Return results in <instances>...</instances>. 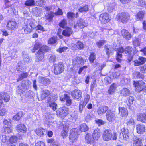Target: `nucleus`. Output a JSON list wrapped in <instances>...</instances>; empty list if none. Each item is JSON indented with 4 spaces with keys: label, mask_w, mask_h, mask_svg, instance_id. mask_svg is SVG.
<instances>
[{
    "label": "nucleus",
    "mask_w": 146,
    "mask_h": 146,
    "mask_svg": "<svg viewBox=\"0 0 146 146\" xmlns=\"http://www.w3.org/2000/svg\"><path fill=\"white\" fill-rule=\"evenodd\" d=\"M46 130L43 128L40 127L36 129L35 131L37 135L40 137L43 136Z\"/></svg>",
    "instance_id": "obj_28"
},
{
    "label": "nucleus",
    "mask_w": 146,
    "mask_h": 146,
    "mask_svg": "<svg viewBox=\"0 0 146 146\" xmlns=\"http://www.w3.org/2000/svg\"><path fill=\"white\" fill-rule=\"evenodd\" d=\"M138 120L143 122L146 121V114L145 113L140 114L137 116Z\"/></svg>",
    "instance_id": "obj_34"
},
{
    "label": "nucleus",
    "mask_w": 146,
    "mask_h": 146,
    "mask_svg": "<svg viewBox=\"0 0 146 146\" xmlns=\"http://www.w3.org/2000/svg\"><path fill=\"white\" fill-rule=\"evenodd\" d=\"M146 62V58L143 57L139 56L137 59L133 61L134 65L138 66L143 64Z\"/></svg>",
    "instance_id": "obj_12"
},
{
    "label": "nucleus",
    "mask_w": 146,
    "mask_h": 146,
    "mask_svg": "<svg viewBox=\"0 0 146 146\" xmlns=\"http://www.w3.org/2000/svg\"><path fill=\"white\" fill-rule=\"evenodd\" d=\"M135 90L137 92L143 90L145 88V83L142 81L134 82Z\"/></svg>",
    "instance_id": "obj_3"
},
{
    "label": "nucleus",
    "mask_w": 146,
    "mask_h": 146,
    "mask_svg": "<svg viewBox=\"0 0 146 146\" xmlns=\"http://www.w3.org/2000/svg\"><path fill=\"white\" fill-rule=\"evenodd\" d=\"M132 141L133 142V145L142 143L141 139L137 138L136 136H135L133 137Z\"/></svg>",
    "instance_id": "obj_43"
},
{
    "label": "nucleus",
    "mask_w": 146,
    "mask_h": 146,
    "mask_svg": "<svg viewBox=\"0 0 146 146\" xmlns=\"http://www.w3.org/2000/svg\"><path fill=\"white\" fill-rule=\"evenodd\" d=\"M115 113L110 110L107 111L106 113V118L109 122H112L115 119Z\"/></svg>",
    "instance_id": "obj_10"
},
{
    "label": "nucleus",
    "mask_w": 146,
    "mask_h": 146,
    "mask_svg": "<svg viewBox=\"0 0 146 146\" xmlns=\"http://www.w3.org/2000/svg\"><path fill=\"white\" fill-rule=\"evenodd\" d=\"M20 31L23 34L25 33L26 34H28L31 32L32 29L29 28L28 25H26L25 27H23L21 29Z\"/></svg>",
    "instance_id": "obj_33"
},
{
    "label": "nucleus",
    "mask_w": 146,
    "mask_h": 146,
    "mask_svg": "<svg viewBox=\"0 0 146 146\" xmlns=\"http://www.w3.org/2000/svg\"><path fill=\"white\" fill-rule=\"evenodd\" d=\"M47 100L48 105L54 111L56 110L57 109V105L55 102L53 101L52 99L51 98H49Z\"/></svg>",
    "instance_id": "obj_13"
},
{
    "label": "nucleus",
    "mask_w": 146,
    "mask_h": 146,
    "mask_svg": "<svg viewBox=\"0 0 146 146\" xmlns=\"http://www.w3.org/2000/svg\"><path fill=\"white\" fill-rule=\"evenodd\" d=\"M16 130L19 133H25L27 130L25 126L23 124H20L16 126Z\"/></svg>",
    "instance_id": "obj_19"
},
{
    "label": "nucleus",
    "mask_w": 146,
    "mask_h": 146,
    "mask_svg": "<svg viewBox=\"0 0 146 146\" xmlns=\"http://www.w3.org/2000/svg\"><path fill=\"white\" fill-rule=\"evenodd\" d=\"M76 46L79 49H82L84 47V46L83 44L80 41L77 42Z\"/></svg>",
    "instance_id": "obj_57"
},
{
    "label": "nucleus",
    "mask_w": 146,
    "mask_h": 146,
    "mask_svg": "<svg viewBox=\"0 0 146 146\" xmlns=\"http://www.w3.org/2000/svg\"><path fill=\"white\" fill-rule=\"evenodd\" d=\"M89 129L88 126L85 123L82 124L80 125V129L82 132L87 131Z\"/></svg>",
    "instance_id": "obj_37"
},
{
    "label": "nucleus",
    "mask_w": 146,
    "mask_h": 146,
    "mask_svg": "<svg viewBox=\"0 0 146 146\" xmlns=\"http://www.w3.org/2000/svg\"><path fill=\"white\" fill-rule=\"evenodd\" d=\"M141 40L140 39H136L133 42V45L136 46H138L140 45Z\"/></svg>",
    "instance_id": "obj_61"
},
{
    "label": "nucleus",
    "mask_w": 146,
    "mask_h": 146,
    "mask_svg": "<svg viewBox=\"0 0 146 146\" xmlns=\"http://www.w3.org/2000/svg\"><path fill=\"white\" fill-rule=\"evenodd\" d=\"M35 94L33 92L29 90L26 92L25 95L27 97H30V98L33 97L35 96Z\"/></svg>",
    "instance_id": "obj_55"
},
{
    "label": "nucleus",
    "mask_w": 146,
    "mask_h": 146,
    "mask_svg": "<svg viewBox=\"0 0 146 146\" xmlns=\"http://www.w3.org/2000/svg\"><path fill=\"white\" fill-rule=\"evenodd\" d=\"M11 121L10 119H5L3 121V123L5 125H6L9 126H10L11 123Z\"/></svg>",
    "instance_id": "obj_62"
},
{
    "label": "nucleus",
    "mask_w": 146,
    "mask_h": 146,
    "mask_svg": "<svg viewBox=\"0 0 146 146\" xmlns=\"http://www.w3.org/2000/svg\"><path fill=\"white\" fill-rule=\"evenodd\" d=\"M99 20L101 23L105 24L110 21V19L108 14L103 13L100 15Z\"/></svg>",
    "instance_id": "obj_7"
},
{
    "label": "nucleus",
    "mask_w": 146,
    "mask_h": 146,
    "mask_svg": "<svg viewBox=\"0 0 146 146\" xmlns=\"http://www.w3.org/2000/svg\"><path fill=\"white\" fill-rule=\"evenodd\" d=\"M100 130L99 129L97 128L94 130L92 135L95 141L98 140L100 137Z\"/></svg>",
    "instance_id": "obj_18"
},
{
    "label": "nucleus",
    "mask_w": 146,
    "mask_h": 146,
    "mask_svg": "<svg viewBox=\"0 0 146 146\" xmlns=\"http://www.w3.org/2000/svg\"><path fill=\"white\" fill-rule=\"evenodd\" d=\"M73 33V31L71 28L66 27L62 32V35L65 36L69 37Z\"/></svg>",
    "instance_id": "obj_15"
},
{
    "label": "nucleus",
    "mask_w": 146,
    "mask_h": 146,
    "mask_svg": "<svg viewBox=\"0 0 146 146\" xmlns=\"http://www.w3.org/2000/svg\"><path fill=\"white\" fill-rule=\"evenodd\" d=\"M78 130L77 129H73L70 131V134L69 136V140L70 142H74L77 141V136L79 135Z\"/></svg>",
    "instance_id": "obj_4"
},
{
    "label": "nucleus",
    "mask_w": 146,
    "mask_h": 146,
    "mask_svg": "<svg viewBox=\"0 0 146 146\" xmlns=\"http://www.w3.org/2000/svg\"><path fill=\"white\" fill-rule=\"evenodd\" d=\"M95 56V54L94 53H92L91 54L89 58V60L90 63H93L94 61L96 59Z\"/></svg>",
    "instance_id": "obj_52"
},
{
    "label": "nucleus",
    "mask_w": 146,
    "mask_h": 146,
    "mask_svg": "<svg viewBox=\"0 0 146 146\" xmlns=\"http://www.w3.org/2000/svg\"><path fill=\"white\" fill-rule=\"evenodd\" d=\"M23 115V112L22 111H20L14 115L13 118V120H15L18 121L21 118Z\"/></svg>",
    "instance_id": "obj_40"
},
{
    "label": "nucleus",
    "mask_w": 146,
    "mask_h": 146,
    "mask_svg": "<svg viewBox=\"0 0 146 146\" xmlns=\"http://www.w3.org/2000/svg\"><path fill=\"white\" fill-rule=\"evenodd\" d=\"M54 73L56 75L62 73L64 71V66L62 62L55 64L54 65Z\"/></svg>",
    "instance_id": "obj_5"
},
{
    "label": "nucleus",
    "mask_w": 146,
    "mask_h": 146,
    "mask_svg": "<svg viewBox=\"0 0 146 146\" xmlns=\"http://www.w3.org/2000/svg\"><path fill=\"white\" fill-rule=\"evenodd\" d=\"M104 48L105 50H105L106 54L108 56V57H109L110 55L113 54V53L111 49L110 46L105 45L104 46Z\"/></svg>",
    "instance_id": "obj_35"
},
{
    "label": "nucleus",
    "mask_w": 146,
    "mask_h": 146,
    "mask_svg": "<svg viewBox=\"0 0 146 146\" xmlns=\"http://www.w3.org/2000/svg\"><path fill=\"white\" fill-rule=\"evenodd\" d=\"M120 93L124 97H126L131 94L130 90L126 88H123L120 91Z\"/></svg>",
    "instance_id": "obj_25"
},
{
    "label": "nucleus",
    "mask_w": 146,
    "mask_h": 146,
    "mask_svg": "<svg viewBox=\"0 0 146 146\" xmlns=\"http://www.w3.org/2000/svg\"><path fill=\"white\" fill-rule=\"evenodd\" d=\"M49 61L51 63L55 62L56 60V56L54 55H51L49 58Z\"/></svg>",
    "instance_id": "obj_63"
},
{
    "label": "nucleus",
    "mask_w": 146,
    "mask_h": 146,
    "mask_svg": "<svg viewBox=\"0 0 146 146\" xmlns=\"http://www.w3.org/2000/svg\"><path fill=\"white\" fill-rule=\"evenodd\" d=\"M133 50V48L129 46L126 47L124 49V52L127 54H130Z\"/></svg>",
    "instance_id": "obj_54"
},
{
    "label": "nucleus",
    "mask_w": 146,
    "mask_h": 146,
    "mask_svg": "<svg viewBox=\"0 0 146 146\" xmlns=\"http://www.w3.org/2000/svg\"><path fill=\"white\" fill-rule=\"evenodd\" d=\"M84 61L85 62V60L81 57H77L75 58L74 61V63L76 64H83Z\"/></svg>",
    "instance_id": "obj_31"
},
{
    "label": "nucleus",
    "mask_w": 146,
    "mask_h": 146,
    "mask_svg": "<svg viewBox=\"0 0 146 146\" xmlns=\"http://www.w3.org/2000/svg\"><path fill=\"white\" fill-rule=\"evenodd\" d=\"M121 33L123 37L127 40H129L131 38V35L127 30L125 29H122L121 31Z\"/></svg>",
    "instance_id": "obj_14"
},
{
    "label": "nucleus",
    "mask_w": 146,
    "mask_h": 146,
    "mask_svg": "<svg viewBox=\"0 0 146 146\" xmlns=\"http://www.w3.org/2000/svg\"><path fill=\"white\" fill-rule=\"evenodd\" d=\"M66 100V104L68 106H70L72 104V100L70 97L67 94H64V97L62 99V100Z\"/></svg>",
    "instance_id": "obj_20"
},
{
    "label": "nucleus",
    "mask_w": 146,
    "mask_h": 146,
    "mask_svg": "<svg viewBox=\"0 0 146 146\" xmlns=\"http://www.w3.org/2000/svg\"><path fill=\"white\" fill-rule=\"evenodd\" d=\"M36 61H40L43 59L44 57V54L39 50L36 54Z\"/></svg>",
    "instance_id": "obj_21"
},
{
    "label": "nucleus",
    "mask_w": 146,
    "mask_h": 146,
    "mask_svg": "<svg viewBox=\"0 0 146 146\" xmlns=\"http://www.w3.org/2000/svg\"><path fill=\"white\" fill-rule=\"evenodd\" d=\"M1 98L4 100L5 102H7L10 100V96L6 92H2L0 94Z\"/></svg>",
    "instance_id": "obj_29"
},
{
    "label": "nucleus",
    "mask_w": 146,
    "mask_h": 146,
    "mask_svg": "<svg viewBox=\"0 0 146 146\" xmlns=\"http://www.w3.org/2000/svg\"><path fill=\"white\" fill-rule=\"evenodd\" d=\"M17 23L15 21H9L7 23V27L11 30H13L16 28Z\"/></svg>",
    "instance_id": "obj_16"
},
{
    "label": "nucleus",
    "mask_w": 146,
    "mask_h": 146,
    "mask_svg": "<svg viewBox=\"0 0 146 146\" xmlns=\"http://www.w3.org/2000/svg\"><path fill=\"white\" fill-rule=\"evenodd\" d=\"M130 82V79L125 77L123 78L121 81V83L122 84L125 85L128 84Z\"/></svg>",
    "instance_id": "obj_50"
},
{
    "label": "nucleus",
    "mask_w": 146,
    "mask_h": 146,
    "mask_svg": "<svg viewBox=\"0 0 146 146\" xmlns=\"http://www.w3.org/2000/svg\"><path fill=\"white\" fill-rule=\"evenodd\" d=\"M118 21H121L123 23H126L130 19L129 14L127 12H122L117 16Z\"/></svg>",
    "instance_id": "obj_2"
},
{
    "label": "nucleus",
    "mask_w": 146,
    "mask_h": 146,
    "mask_svg": "<svg viewBox=\"0 0 146 146\" xmlns=\"http://www.w3.org/2000/svg\"><path fill=\"white\" fill-rule=\"evenodd\" d=\"M67 17L70 19H71L75 16V14L72 12H68L67 13Z\"/></svg>",
    "instance_id": "obj_64"
},
{
    "label": "nucleus",
    "mask_w": 146,
    "mask_h": 146,
    "mask_svg": "<svg viewBox=\"0 0 146 146\" xmlns=\"http://www.w3.org/2000/svg\"><path fill=\"white\" fill-rule=\"evenodd\" d=\"M39 83L42 84L46 86L49 84L51 82L50 80L45 77H41L39 80Z\"/></svg>",
    "instance_id": "obj_23"
},
{
    "label": "nucleus",
    "mask_w": 146,
    "mask_h": 146,
    "mask_svg": "<svg viewBox=\"0 0 146 146\" xmlns=\"http://www.w3.org/2000/svg\"><path fill=\"white\" fill-rule=\"evenodd\" d=\"M96 65L98 66V67L96 68V70L97 71H101L103 69V68L105 66V65L104 64H101L100 63H96Z\"/></svg>",
    "instance_id": "obj_56"
},
{
    "label": "nucleus",
    "mask_w": 146,
    "mask_h": 146,
    "mask_svg": "<svg viewBox=\"0 0 146 146\" xmlns=\"http://www.w3.org/2000/svg\"><path fill=\"white\" fill-rule=\"evenodd\" d=\"M85 139L86 142L88 143H93L95 140L91 134L88 133L85 136Z\"/></svg>",
    "instance_id": "obj_24"
},
{
    "label": "nucleus",
    "mask_w": 146,
    "mask_h": 146,
    "mask_svg": "<svg viewBox=\"0 0 146 146\" xmlns=\"http://www.w3.org/2000/svg\"><path fill=\"white\" fill-rule=\"evenodd\" d=\"M121 134L123 137V139L124 140H127L131 136V134L129 131V130L127 129L123 128L121 130Z\"/></svg>",
    "instance_id": "obj_11"
},
{
    "label": "nucleus",
    "mask_w": 146,
    "mask_h": 146,
    "mask_svg": "<svg viewBox=\"0 0 146 146\" xmlns=\"http://www.w3.org/2000/svg\"><path fill=\"white\" fill-rule=\"evenodd\" d=\"M29 74L27 72H23L21 73L18 75V78L17 79V82L21 81V80L27 78Z\"/></svg>",
    "instance_id": "obj_26"
},
{
    "label": "nucleus",
    "mask_w": 146,
    "mask_h": 146,
    "mask_svg": "<svg viewBox=\"0 0 146 146\" xmlns=\"http://www.w3.org/2000/svg\"><path fill=\"white\" fill-rule=\"evenodd\" d=\"M46 3V1L45 0H41L37 1L36 2V5L41 7H43Z\"/></svg>",
    "instance_id": "obj_44"
},
{
    "label": "nucleus",
    "mask_w": 146,
    "mask_h": 146,
    "mask_svg": "<svg viewBox=\"0 0 146 146\" xmlns=\"http://www.w3.org/2000/svg\"><path fill=\"white\" fill-rule=\"evenodd\" d=\"M30 84L31 82L30 81L27 80L23 85H23L18 86L17 92L21 93H23V92L25 91V90L28 89L29 87V85Z\"/></svg>",
    "instance_id": "obj_9"
},
{
    "label": "nucleus",
    "mask_w": 146,
    "mask_h": 146,
    "mask_svg": "<svg viewBox=\"0 0 146 146\" xmlns=\"http://www.w3.org/2000/svg\"><path fill=\"white\" fill-rule=\"evenodd\" d=\"M39 50L44 54L45 52H48L49 51V48L46 45H43L41 46Z\"/></svg>",
    "instance_id": "obj_48"
},
{
    "label": "nucleus",
    "mask_w": 146,
    "mask_h": 146,
    "mask_svg": "<svg viewBox=\"0 0 146 146\" xmlns=\"http://www.w3.org/2000/svg\"><path fill=\"white\" fill-rule=\"evenodd\" d=\"M4 2L5 3L4 7L5 8L10 7L12 5V4L9 0H4Z\"/></svg>",
    "instance_id": "obj_59"
},
{
    "label": "nucleus",
    "mask_w": 146,
    "mask_h": 146,
    "mask_svg": "<svg viewBox=\"0 0 146 146\" xmlns=\"http://www.w3.org/2000/svg\"><path fill=\"white\" fill-rule=\"evenodd\" d=\"M24 4L28 6H33L35 5V1L34 0H27Z\"/></svg>",
    "instance_id": "obj_46"
},
{
    "label": "nucleus",
    "mask_w": 146,
    "mask_h": 146,
    "mask_svg": "<svg viewBox=\"0 0 146 146\" xmlns=\"http://www.w3.org/2000/svg\"><path fill=\"white\" fill-rule=\"evenodd\" d=\"M119 113L122 117H126L128 115V111L127 109L123 107H119Z\"/></svg>",
    "instance_id": "obj_22"
},
{
    "label": "nucleus",
    "mask_w": 146,
    "mask_h": 146,
    "mask_svg": "<svg viewBox=\"0 0 146 146\" xmlns=\"http://www.w3.org/2000/svg\"><path fill=\"white\" fill-rule=\"evenodd\" d=\"M50 94V91L47 90H44L42 91V94L41 97V100H39L38 98V100H42L47 97Z\"/></svg>",
    "instance_id": "obj_27"
},
{
    "label": "nucleus",
    "mask_w": 146,
    "mask_h": 146,
    "mask_svg": "<svg viewBox=\"0 0 146 146\" xmlns=\"http://www.w3.org/2000/svg\"><path fill=\"white\" fill-rule=\"evenodd\" d=\"M102 138L104 140L108 141L116 140L117 139V136L116 133H112L111 130L106 129L103 132Z\"/></svg>",
    "instance_id": "obj_1"
},
{
    "label": "nucleus",
    "mask_w": 146,
    "mask_h": 146,
    "mask_svg": "<svg viewBox=\"0 0 146 146\" xmlns=\"http://www.w3.org/2000/svg\"><path fill=\"white\" fill-rule=\"evenodd\" d=\"M68 111V109L67 107L64 106L59 108L57 110L56 112L60 116L64 117L67 115Z\"/></svg>",
    "instance_id": "obj_8"
},
{
    "label": "nucleus",
    "mask_w": 146,
    "mask_h": 146,
    "mask_svg": "<svg viewBox=\"0 0 146 146\" xmlns=\"http://www.w3.org/2000/svg\"><path fill=\"white\" fill-rule=\"evenodd\" d=\"M127 100L128 101L127 105L129 107V109H130L131 105L133 104V102L134 101V99L133 97L132 96H130L127 99Z\"/></svg>",
    "instance_id": "obj_42"
},
{
    "label": "nucleus",
    "mask_w": 146,
    "mask_h": 146,
    "mask_svg": "<svg viewBox=\"0 0 146 146\" xmlns=\"http://www.w3.org/2000/svg\"><path fill=\"white\" fill-rule=\"evenodd\" d=\"M136 129L138 133L143 134L145 131V127L143 124H140L136 125Z\"/></svg>",
    "instance_id": "obj_17"
},
{
    "label": "nucleus",
    "mask_w": 146,
    "mask_h": 146,
    "mask_svg": "<svg viewBox=\"0 0 146 146\" xmlns=\"http://www.w3.org/2000/svg\"><path fill=\"white\" fill-rule=\"evenodd\" d=\"M42 46V45L40 43L38 42H36L34 45V48L31 50L32 52H35V50H37L39 48H40Z\"/></svg>",
    "instance_id": "obj_45"
},
{
    "label": "nucleus",
    "mask_w": 146,
    "mask_h": 146,
    "mask_svg": "<svg viewBox=\"0 0 146 146\" xmlns=\"http://www.w3.org/2000/svg\"><path fill=\"white\" fill-rule=\"evenodd\" d=\"M116 84L115 83H113L111 85L110 88L108 91V93L110 94H112L115 92L116 87Z\"/></svg>",
    "instance_id": "obj_38"
},
{
    "label": "nucleus",
    "mask_w": 146,
    "mask_h": 146,
    "mask_svg": "<svg viewBox=\"0 0 146 146\" xmlns=\"http://www.w3.org/2000/svg\"><path fill=\"white\" fill-rule=\"evenodd\" d=\"M57 41V38L55 37H53L50 38L48 41V43L50 44H54Z\"/></svg>",
    "instance_id": "obj_53"
},
{
    "label": "nucleus",
    "mask_w": 146,
    "mask_h": 146,
    "mask_svg": "<svg viewBox=\"0 0 146 146\" xmlns=\"http://www.w3.org/2000/svg\"><path fill=\"white\" fill-rule=\"evenodd\" d=\"M54 16V13H49L45 15V18L47 20H48L49 21H50L52 19Z\"/></svg>",
    "instance_id": "obj_47"
},
{
    "label": "nucleus",
    "mask_w": 146,
    "mask_h": 146,
    "mask_svg": "<svg viewBox=\"0 0 146 146\" xmlns=\"http://www.w3.org/2000/svg\"><path fill=\"white\" fill-rule=\"evenodd\" d=\"M72 98L77 101L80 100L82 98V92L80 90L75 89L71 92Z\"/></svg>",
    "instance_id": "obj_6"
},
{
    "label": "nucleus",
    "mask_w": 146,
    "mask_h": 146,
    "mask_svg": "<svg viewBox=\"0 0 146 146\" xmlns=\"http://www.w3.org/2000/svg\"><path fill=\"white\" fill-rule=\"evenodd\" d=\"M108 108L106 106H103L99 107L98 110V113L99 114H103L105 113L107 111H108Z\"/></svg>",
    "instance_id": "obj_32"
},
{
    "label": "nucleus",
    "mask_w": 146,
    "mask_h": 146,
    "mask_svg": "<svg viewBox=\"0 0 146 146\" xmlns=\"http://www.w3.org/2000/svg\"><path fill=\"white\" fill-rule=\"evenodd\" d=\"M79 11L80 12H87L89 10L88 5H86L84 6H81L78 9Z\"/></svg>",
    "instance_id": "obj_41"
},
{
    "label": "nucleus",
    "mask_w": 146,
    "mask_h": 146,
    "mask_svg": "<svg viewBox=\"0 0 146 146\" xmlns=\"http://www.w3.org/2000/svg\"><path fill=\"white\" fill-rule=\"evenodd\" d=\"M23 69V64L21 62H19L17 64L16 69L18 71H21Z\"/></svg>",
    "instance_id": "obj_51"
},
{
    "label": "nucleus",
    "mask_w": 146,
    "mask_h": 146,
    "mask_svg": "<svg viewBox=\"0 0 146 146\" xmlns=\"http://www.w3.org/2000/svg\"><path fill=\"white\" fill-rule=\"evenodd\" d=\"M22 54L23 57L24 61L27 62H29L30 60L26 52L25 51H23L22 52Z\"/></svg>",
    "instance_id": "obj_49"
},
{
    "label": "nucleus",
    "mask_w": 146,
    "mask_h": 146,
    "mask_svg": "<svg viewBox=\"0 0 146 146\" xmlns=\"http://www.w3.org/2000/svg\"><path fill=\"white\" fill-rule=\"evenodd\" d=\"M10 142L11 143H15L17 142V137L13 136H12L9 139Z\"/></svg>",
    "instance_id": "obj_60"
},
{
    "label": "nucleus",
    "mask_w": 146,
    "mask_h": 146,
    "mask_svg": "<svg viewBox=\"0 0 146 146\" xmlns=\"http://www.w3.org/2000/svg\"><path fill=\"white\" fill-rule=\"evenodd\" d=\"M105 43V41L103 40H99L97 42L96 44L99 48L104 45Z\"/></svg>",
    "instance_id": "obj_58"
},
{
    "label": "nucleus",
    "mask_w": 146,
    "mask_h": 146,
    "mask_svg": "<svg viewBox=\"0 0 146 146\" xmlns=\"http://www.w3.org/2000/svg\"><path fill=\"white\" fill-rule=\"evenodd\" d=\"M77 25L80 28H82L86 26L88 24L85 22L83 19H80L78 21Z\"/></svg>",
    "instance_id": "obj_30"
},
{
    "label": "nucleus",
    "mask_w": 146,
    "mask_h": 146,
    "mask_svg": "<svg viewBox=\"0 0 146 146\" xmlns=\"http://www.w3.org/2000/svg\"><path fill=\"white\" fill-rule=\"evenodd\" d=\"M144 13L143 11H140L136 15L135 19L137 20H141L143 19L144 17Z\"/></svg>",
    "instance_id": "obj_36"
},
{
    "label": "nucleus",
    "mask_w": 146,
    "mask_h": 146,
    "mask_svg": "<svg viewBox=\"0 0 146 146\" xmlns=\"http://www.w3.org/2000/svg\"><path fill=\"white\" fill-rule=\"evenodd\" d=\"M126 121V124L129 127L135 124L134 120L132 117L127 119Z\"/></svg>",
    "instance_id": "obj_39"
}]
</instances>
